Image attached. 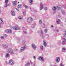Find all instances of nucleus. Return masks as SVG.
Masks as SVG:
<instances>
[{
    "label": "nucleus",
    "mask_w": 66,
    "mask_h": 66,
    "mask_svg": "<svg viewBox=\"0 0 66 66\" xmlns=\"http://www.w3.org/2000/svg\"><path fill=\"white\" fill-rule=\"evenodd\" d=\"M56 22L57 24H59L61 23V20L60 19H57L56 20Z\"/></svg>",
    "instance_id": "obj_10"
},
{
    "label": "nucleus",
    "mask_w": 66,
    "mask_h": 66,
    "mask_svg": "<svg viewBox=\"0 0 66 66\" xmlns=\"http://www.w3.org/2000/svg\"><path fill=\"white\" fill-rule=\"evenodd\" d=\"M1 23H0V28H1Z\"/></svg>",
    "instance_id": "obj_54"
},
{
    "label": "nucleus",
    "mask_w": 66,
    "mask_h": 66,
    "mask_svg": "<svg viewBox=\"0 0 66 66\" xmlns=\"http://www.w3.org/2000/svg\"><path fill=\"white\" fill-rule=\"evenodd\" d=\"M16 2H17V1H14L12 2V5L13 6H16Z\"/></svg>",
    "instance_id": "obj_9"
},
{
    "label": "nucleus",
    "mask_w": 66,
    "mask_h": 66,
    "mask_svg": "<svg viewBox=\"0 0 66 66\" xmlns=\"http://www.w3.org/2000/svg\"><path fill=\"white\" fill-rule=\"evenodd\" d=\"M43 45L45 47H47V45L46 44V42H44Z\"/></svg>",
    "instance_id": "obj_24"
},
{
    "label": "nucleus",
    "mask_w": 66,
    "mask_h": 66,
    "mask_svg": "<svg viewBox=\"0 0 66 66\" xmlns=\"http://www.w3.org/2000/svg\"><path fill=\"white\" fill-rule=\"evenodd\" d=\"M24 58H23L22 59V60H24Z\"/></svg>",
    "instance_id": "obj_55"
},
{
    "label": "nucleus",
    "mask_w": 66,
    "mask_h": 66,
    "mask_svg": "<svg viewBox=\"0 0 66 66\" xmlns=\"http://www.w3.org/2000/svg\"><path fill=\"white\" fill-rule=\"evenodd\" d=\"M24 33L25 34H27V32L26 31H24Z\"/></svg>",
    "instance_id": "obj_45"
},
{
    "label": "nucleus",
    "mask_w": 66,
    "mask_h": 66,
    "mask_svg": "<svg viewBox=\"0 0 66 66\" xmlns=\"http://www.w3.org/2000/svg\"><path fill=\"white\" fill-rule=\"evenodd\" d=\"M16 10H17V11H18V9H17V8H16Z\"/></svg>",
    "instance_id": "obj_56"
},
{
    "label": "nucleus",
    "mask_w": 66,
    "mask_h": 66,
    "mask_svg": "<svg viewBox=\"0 0 66 66\" xmlns=\"http://www.w3.org/2000/svg\"><path fill=\"white\" fill-rule=\"evenodd\" d=\"M36 25V24L34 23L31 26V28L32 29L34 28L35 27V25Z\"/></svg>",
    "instance_id": "obj_18"
},
{
    "label": "nucleus",
    "mask_w": 66,
    "mask_h": 66,
    "mask_svg": "<svg viewBox=\"0 0 66 66\" xmlns=\"http://www.w3.org/2000/svg\"><path fill=\"white\" fill-rule=\"evenodd\" d=\"M10 53V54H14V52L13 51H11Z\"/></svg>",
    "instance_id": "obj_35"
},
{
    "label": "nucleus",
    "mask_w": 66,
    "mask_h": 66,
    "mask_svg": "<svg viewBox=\"0 0 66 66\" xmlns=\"http://www.w3.org/2000/svg\"><path fill=\"white\" fill-rule=\"evenodd\" d=\"M14 50H16V51H17V49H16V48H14Z\"/></svg>",
    "instance_id": "obj_51"
},
{
    "label": "nucleus",
    "mask_w": 66,
    "mask_h": 66,
    "mask_svg": "<svg viewBox=\"0 0 66 66\" xmlns=\"http://www.w3.org/2000/svg\"><path fill=\"white\" fill-rule=\"evenodd\" d=\"M60 66H64V65L62 64V63H61L60 65Z\"/></svg>",
    "instance_id": "obj_46"
},
{
    "label": "nucleus",
    "mask_w": 66,
    "mask_h": 66,
    "mask_svg": "<svg viewBox=\"0 0 66 66\" xmlns=\"http://www.w3.org/2000/svg\"><path fill=\"white\" fill-rule=\"evenodd\" d=\"M3 19L2 18H1V23L2 24H3L4 23L3 22V20H2Z\"/></svg>",
    "instance_id": "obj_27"
},
{
    "label": "nucleus",
    "mask_w": 66,
    "mask_h": 66,
    "mask_svg": "<svg viewBox=\"0 0 66 66\" xmlns=\"http://www.w3.org/2000/svg\"><path fill=\"white\" fill-rule=\"evenodd\" d=\"M63 40L64 41H63L62 42V43L63 45H64V44H65V42H66V38H65V37H63Z\"/></svg>",
    "instance_id": "obj_12"
},
{
    "label": "nucleus",
    "mask_w": 66,
    "mask_h": 66,
    "mask_svg": "<svg viewBox=\"0 0 66 66\" xmlns=\"http://www.w3.org/2000/svg\"><path fill=\"white\" fill-rule=\"evenodd\" d=\"M52 9L53 11H55V10H56V7H53L52 8Z\"/></svg>",
    "instance_id": "obj_28"
},
{
    "label": "nucleus",
    "mask_w": 66,
    "mask_h": 66,
    "mask_svg": "<svg viewBox=\"0 0 66 66\" xmlns=\"http://www.w3.org/2000/svg\"><path fill=\"white\" fill-rule=\"evenodd\" d=\"M61 12L63 14H65V12L64 10H62L61 11Z\"/></svg>",
    "instance_id": "obj_25"
},
{
    "label": "nucleus",
    "mask_w": 66,
    "mask_h": 66,
    "mask_svg": "<svg viewBox=\"0 0 66 66\" xmlns=\"http://www.w3.org/2000/svg\"><path fill=\"white\" fill-rule=\"evenodd\" d=\"M35 65V63H34V66Z\"/></svg>",
    "instance_id": "obj_58"
},
{
    "label": "nucleus",
    "mask_w": 66,
    "mask_h": 66,
    "mask_svg": "<svg viewBox=\"0 0 66 66\" xmlns=\"http://www.w3.org/2000/svg\"><path fill=\"white\" fill-rule=\"evenodd\" d=\"M4 38V37L2 36L1 37V39H3Z\"/></svg>",
    "instance_id": "obj_42"
},
{
    "label": "nucleus",
    "mask_w": 66,
    "mask_h": 66,
    "mask_svg": "<svg viewBox=\"0 0 66 66\" xmlns=\"http://www.w3.org/2000/svg\"><path fill=\"white\" fill-rule=\"evenodd\" d=\"M44 9L45 11H47V10H48V9L46 7H45L44 8Z\"/></svg>",
    "instance_id": "obj_40"
},
{
    "label": "nucleus",
    "mask_w": 66,
    "mask_h": 66,
    "mask_svg": "<svg viewBox=\"0 0 66 66\" xmlns=\"http://www.w3.org/2000/svg\"><path fill=\"white\" fill-rule=\"evenodd\" d=\"M63 7L64 8V9H66V6L63 5Z\"/></svg>",
    "instance_id": "obj_44"
},
{
    "label": "nucleus",
    "mask_w": 66,
    "mask_h": 66,
    "mask_svg": "<svg viewBox=\"0 0 66 66\" xmlns=\"http://www.w3.org/2000/svg\"><path fill=\"white\" fill-rule=\"evenodd\" d=\"M27 22L29 23H30L31 21H33V20L31 18H27Z\"/></svg>",
    "instance_id": "obj_3"
},
{
    "label": "nucleus",
    "mask_w": 66,
    "mask_h": 66,
    "mask_svg": "<svg viewBox=\"0 0 66 66\" xmlns=\"http://www.w3.org/2000/svg\"><path fill=\"white\" fill-rule=\"evenodd\" d=\"M19 3V2H18V3Z\"/></svg>",
    "instance_id": "obj_62"
},
{
    "label": "nucleus",
    "mask_w": 66,
    "mask_h": 66,
    "mask_svg": "<svg viewBox=\"0 0 66 66\" xmlns=\"http://www.w3.org/2000/svg\"><path fill=\"white\" fill-rule=\"evenodd\" d=\"M5 58L10 57V54L8 53H6V55H5Z\"/></svg>",
    "instance_id": "obj_14"
},
{
    "label": "nucleus",
    "mask_w": 66,
    "mask_h": 66,
    "mask_svg": "<svg viewBox=\"0 0 66 66\" xmlns=\"http://www.w3.org/2000/svg\"><path fill=\"white\" fill-rule=\"evenodd\" d=\"M48 31V29H44V32L45 33H47V31Z\"/></svg>",
    "instance_id": "obj_33"
},
{
    "label": "nucleus",
    "mask_w": 66,
    "mask_h": 66,
    "mask_svg": "<svg viewBox=\"0 0 66 66\" xmlns=\"http://www.w3.org/2000/svg\"><path fill=\"white\" fill-rule=\"evenodd\" d=\"M31 47L34 49V50H35L36 49V46L34 44V43H32L31 44Z\"/></svg>",
    "instance_id": "obj_6"
},
{
    "label": "nucleus",
    "mask_w": 66,
    "mask_h": 66,
    "mask_svg": "<svg viewBox=\"0 0 66 66\" xmlns=\"http://www.w3.org/2000/svg\"><path fill=\"white\" fill-rule=\"evenodd\" d=\"M18 11H19V10H18Z\"/></svg>",
    "instance_id": "obj_61"
},
{
    "label": "nucleus",
    "mask_w": 66,
    "mask_h": 66,
    "mask_svg": "<svg viewBox=\"0 0 66 66\" xmlns=\"http://www.w3.org/2000/svg\"><path fill=\"white\" fill-rule=\"evenodd\" d=\"M18 18L19 20H22V18L21 17V16H19L18 17Z\"/></svg>",
    "instance_id": "obj_23"
},
{
    "label": "nucleus",
    "mask_w": 66,
    "mask_h": 66,
    "mask_svg": "<svg viewBox=\"0 0 66 66\" xmlns=\"http://www.w3.org/2000/svg\"><path fill=\"white\" fill-rule=\"evenodd\" d=\"M33 58L35 59H36V58L35 57V56H34Z\"/></svg>",
    "instance_id": "obj_49"
},
{
    "label": "nucleus",
    "mask_w": 66,
    "mask_h": 66,
    "mask_svg": "<svg viewBox=\"0 0 66 66\" xmlns=\"http://www.w3.org/2000/svg\"><path fill=\"white\" fill-rule=\"evenodd\" d=\"M12 51V49L10 48L7 50V51L8 53H10Z\"/></svg>",
    "instance_id": "obj_13"
},
{
    "label": "nucleus",
    "mask_w": 66,
    "mask_h": 66,
    "mask_svg": "<svg viewBox=\"0 0 66 66\" xmlns=\"http://www.w3.org/2000/svg\"><path fill=\"white\" fill-rule=\"evenodd\" d=\"M13 30H14L16 31L17 30H20V27H18V26H15L13 27Z\"/></svg>",
    "instance_id": "obj_1"
},
{
    "label": "nucleus",
    "mask_w": 66,
    "mask_h": 66,
    "mask_svg": "<svg viewBox=\"0 0 66 66\" xmlns=\"http://www.w3.org/2000/svg\"><path fill=\"white\" fill-rule=\"evenodd\" d=\"M25 29V28L24 27H22V29Z\"/></svg>",
    "instance_id": "obj_48"
},
{
    "label": "nucleus",
    "mask_w": 66,
    "mask_h": 66,
    "mask_svg": "<svg viewBox=\"0 0 66 66\" xmlns=\"http://www.w3.org/2000/svg\"><path fill=\"white\" fill-rule=\"evenodd\" d=\"M57 17H61V15H58L57 16Z\"/></svg>",
    "instance_id": "obj_41"
},
{
    "label": "nucleus",
    "mask_w": 66,
    "mask_h": 66,
    "mask_svg": "<svg viewBox=\"0 0 66 66\" xmlns=\"http://www.w3.org/2000/svg\"><path fill=\"white\" fill-rule=\"evenodd\" d=\"M42 27L43 28H45V24L44 23L42 24Z\"/></svg>",
    "instance_id": "obj_26"
},
{
    "label": "nucleus",
    "mask_w": 66,
    "mask_h": 66,
    "mask_svg": "<svg viewBox=\"0 0 66 66\" xmlns=\"http://www.w3.org/2000/svg\"><path fill=\"white\" fill-rule=\"evenodd\" d=\"M62 52H66V48L65 47H63L62 48Z\"/></svg>",
    "instance_id": "obj_16"
},
{
    "label": "nucleus",
    "mask_w": 66,
    "mask_h": 66,
    "mask_svg": "<svg viewBox=\"0 0 66 66\" xmlns=\"http://www.w3.org/2000/svg\"><path fill=\"white\" fill-rule=\"evenodd\" d=\"M39 23H42V20H40L39 21Z\"/></svg>",
    "instance_id": "obj_38"
},
{
    "label": "nucleus",
    "mask_w": 66,
    "mask_h": 66,
    "mask_svg": "<svg viewBox=\"0 0 66 66\" xmlns=\"http://www.w3.org/2000/svg\"><path fill=\"white\" fill-rule=\"evenodd\" d=\"M63 32H65L64 35H66V30H65V29H63Z\"/></svg>",
    "instance_id": "obj_34"
},
{
    "label": "nucleus",
    "mask_w": 66,
    "mask_h": 66,
    "mask_svg": "<svg viewBox=\"0 0 66 66\" xmlns=\"http://www.w3.org/2000/svg\"><path fill=\"white\" fill-rule=\"evenodd\" d=\"M59 9H61V8L60 7H59Z\"/></svg>",
    "instance_id": "obj_59"
},
{
    "label": "nucleus",
    "mask_w": 66,
    "mask_h": 66,
    "mask_svg": "<svg viewBox=\"0 0 66 66\" xmlns=\"http://www.w3.org/2000/svg\"><path fill=\"white\" fill-rule=\"evenodd\" d=\"M51 27H53V26L52 25V26H51Z\"/></svg>",
    "instance_id": "obj_57"
},
{
    "label": "nucleus",
    "mask_w": 66,
    "mask_h": 66,
    "mask_svg": "<svg viewBox=\"0 0 66 66\" xmlns=\"http://www.w3.org/2000/svg\"><path fill=\"white\" fill-rule=\"evenodd\" d=\"M6 32V33H11L12 32V30L11 29H7L5 31Z\"/></svg>",
    "instance_id": "obj_8"
},
{
    "label": "nucleus",
    "mask_w": 66,
    "mask_h": 66,
    "mask_svg": "<svg viewBox=\"0 0 66 66\" xmlns=\"http://www.w3.org/2000/svg\"><path fill=\"white\" fill-rule=\"evenodd\" d=\"M33 0H30L29 3L30 5H31L33 3Z\"/></svg>",
    "instance_id": "obj_20"
},
{
    "label": "nucleus",
    "mask_w": 66,
    "mask_h": 66,
    "mask_svg": "<svg viewBox=\"0 0 66 66\" xmlns=\"http://www.w3.org/2000/svg\"><path fill=\"white\" fill-rule=\"evenodd\" d=\"M0 20H1V18H0Z\"/></svg>",
    "instance_id": "obj_60"
},
{
    "label": "nucleus",
    "mask_w": 66,
    "mask_h": 66,
    "mask_svg": "<svg viewBox=\"0 0 66 66\" xmlns=\"http://www.w3.org/2000/svg\"><path fill=\"white\" fill-rule=\"evenodd\" d=\"M22 43L23 44H24V43H26V42L24 40H23L22 41Z\"/></svg>",
    "instance_id": "obj_37"
},
{
    "label": "nucleus",
    "mask_w": 66,
    "mask_h": 66,
    "mask_svg": "<svg viewBox=\"0 0 66 66\" xmlns=\"http://www.w3.org/2000/svg\"><path fill=\"white\" fill-rule=\"evenodd\" d=\"M22 6V5H19L18 6V8H20L21 7V6Z\"/></svg>",
    "instance_id": "obj_32"
},
{
    "label": "nucleus",
    "mask_w": 66,
    "mask_h": 66,
    "mask_svg": "<svg viewBox=\"0 0 66 66\" xmlns=\"http://www.w3.org/2000/svg\"><path fill=\"white\" fill-rule=\"evenodd\" d=\"M11 13L12 16H15V12L14 11H11Z\"/></svg>",
    "instance_id": "obj_15"
},
{
    "label": "nucleus",
    "mask_w": 66,
    "mask_h": 66,
    "mask_svg": "<svg viewBox=\"0 0 66 66\" xmlns=\"http://www.w3.org/2000/svg\"><path fill=\"white\" fill-rule=\"evenodd\" d=\"M40 48L42 51H43L44 50V47L43 46H40Z\"/></svg>",
    "instance_id": "obj_22"
},
{
    "label": "nucleus",
    "mask_w": 66,
    "mask_h": 66,
    "mask_svg": "<svg viewBox=\"0 0 66 66\" xmlns=\"http://www.w3.org/2000/svg\"><path fill=\"white\" fill-rule=\"evenodd\" d=\"M60 57H57L55 59L56 62L57 63H59V62H60Z\"/></svg>",
    "instance_id": "obj_7"
},
{
    "label": "nucleus",
    "mask_w": 66,
    "mask_h": 66,
    "mask_svg": "<svg viewBox=\"0 0 66 66\" xmlns=\"http://www.w3.org/2000/svg\"><path fill=\"white\" fill-rule=\"evenodd\" d=\"M26 47L25 46L22 47L21 48L20 52H23V51H24L25 50V49H26Z\"/></svg>",
    "instance_id": "obj_4"
},
{
    "label": "nucleus",
    "mask_w": 66,
    "mask_h": 66,
    "mask_svg": "<svg viewBox=\"0 0 66 66\" xmlns=\"http://www.w3.org/2000/svg\"><path fill=\"white\" fill-rule=\"evenodd\" d=\"M46 36H49V35H48V34H46Z\"/></svg>",
    "instance_id": "obj_50"
},
{
    "label": "nucleus",
    "mask_w": 66,
    "mask_h": 66,
    "mask_svg": "<svg viewBox=\"0 0 66 66\" xmlns=\"http://www.w3.org/2000/svg\"><path fill=\"white\" fill-rule=\"evenodd\" d=\"M41 36L42 38H44V37L43 36V32L42 30L41 31Z\"/></svg>",
    "instance_id": "obj_17"
},
{
    "label": "nucleus",
    "mask_w": 66,
    "mask_h": 66,
    "mask_svg": "<svg viewBox=\"0 0 66 66\" xmlns=\"http://www.w3.org/2000/svg\"><path fill=\"white\" fill-rule=\"evenodd\" d=\"M5 62H6V63L7 64H9V62H8L7 61H6Z\"/></svg>",
    "instance_id": "obj_43"
},
{
    "label": "nucleus",
    "mask_w": 66,
    "mask_h": 66,
    "mask_svg": "<svg viewBox=\"0 0 66 66\" xmlns=\"http://www.w3.org/2000/svg\"><path fill=\"white\" fill-rule=\"evenodd\" d=\"M8 6V5L7 4H5V5L4 6V7H7Z\"/></svg>",
    "instance_id": "obj_36"
},
{
    "label": "nucleus",
    "mask_w": 66,
    "mask_h": 66,
    "mask_svg": "<svg viewBox=\"0 0 66 66\" xmlns=\"http://www.w3.org/2000/svg\"><path fill=\"white\" fill-rule=\"evenodd\" d=\"M9 2V0H6L5 1V4H7V3Z\"/></svg>",
    "instance_id": "obj_31"
},
{
    "label": "nucleus",
    "mask_w": 66,
    "mask_h": 66,
    "mask_svg": "<svg viewBox=\"0 0 66 66\" xmlns=\"http://www.w3.org/2000/svg\"><path fill=\"white\" fill-rule=\"evenodd\" d=\"M2 46L3 47H4L5 48H7V45L6 44H3Z\"/></svg>",
    "instance_id": "obj_19"
},
{
    "label": "nucleus",
    "mask_w": 66,
    "mask_h": 66,
    "mask_svg": "<svg viewBox=\"0 0 66 66\" xmlns=\"http://www.w3.org/2000/svg\"><path fill=\"white\" fill-rule=\"evenodd\" d=\"M9 64L10 65L13 66V65L14 64V62L13 60L12 59H11L9 61Z\"/></svg>",
    "instance_id": "obj_2"
},
{
    "label": "nucleus",
    "mask_w": 66,
    "mask_h": 66,
    "mask_svg": "<svg viewBox=\"0 0 66 66\" xmlns=\"http://www.w3.org/2000/svg\"><path fill=\"white\" fill-rule=\"evenodd\" d=\"M55 13H56V12H54V13H53L54 14H55Z\"/></svg>",
    "instance_id": "obj_53"
},
{
    "label": "nucleus",
    "mask_w": 66,
    "mask_h": 66,
    "mask_svg": "<svg viewBox=\"0 0 66 66\" xmlns=\"http://www.w3.org/2000/svg\"><path fill=\"white\" fill-rule=\"evenodd\" d=\"M30 65V62H28L27 64L25 65V66H28Z\"/></svg>",
    "instance_id": "obj_30"
},
{
    "label": "nucleus",
    "mask_w": 66,
    "mask_h": 66,
    "mask_svg": "<svg viewBox=\"0 0 66 66\" xmlns=\"http://www.w3.org/2000/svg\"><path fill=\"white\" fill-rule=\"evenodd\" d=\"M23 6H24V7H25V8H26V9H28V8H29V7H28V6H27V5H25V4H23Z\"/></svg>",
    "instance_id": "obj_21"
},
{
    "label": "nucleus",
    "mask_w": 66,
    "mask_h": 66,
    "mask_svg": "<svg viewBox=\"0 0 66 66\" xmlns=\"http://www.w3.org/2000/svg\"><path fill=\"white\" fill-rule=\"evenodd\" d=\"M38 59L41 61H43V62L44 61V59L43 58V57H41V56H40L38 58Z\"/></svg>",
    "instance_id": "obj_5"
},
{
    "label": "nucleus",
    "mask_w": 66,
    "mask_h": 66,
    "mask_svg": "<svg viewBox=\"0 0 66 66\" xmlns=\"http://www.w3.org/2000/svg\"><path fill=\"white\" fill-rule=\"evenodd\" d=\"M54 30L56 32H59V30L57 29H55Z\"/></svg>",
    "instance_id": "obj_29"
},
{
    "label": "nucleus",
    "mask_w": 66,
    "mask_h": 66,
    "mask_svg": "<svg viewBox=\"0 0 66 66\" xmlns=\"http://www.w3.org/2000/svg\"><path fill=\"white\" fill-rule=\"evenodd\" d=\"M40 10H43V8H44V7H43V4L42 3H40Z\"/></svg>",
    "instance_id": "obj_11"
},
{
    "label": "nucleus",
    "mask_w": 66,
    "mask_h": 66,
    "mask_svg": "<svg viewBox=\"0 0 66 66\" xmlns=\"http://www.w3.org/2000/svg\"><path fill=\"white\" fill-rule=\"evenodd\" d=\"M26 12H24L23 13V16H26Z\"/></svg>",
    "instance_id": "obj_39"
},
{
    "label": "nucleus",
    "mask_w": 66,
    "mask_h": 66,
    "mask_svg": "<svg viewBox=\"0 0 66 66\" xmlns=\"http://www.w3.org/2000/svg\"><path fill=\"white\" fill-rule=\"evenodd\" d=\"M5 37H6L7 36V35L5 34Z\"/></svg>",
    "instance_id": "obj_47"
},
{
    "label": "nucleus",
    "mask_w": 66,
    "mask_h": 66,
    "mask_svg": "<svg viewBox=\"0 0 66 66\" xmlns=\"http://www.w3.org/2000/svg\"><path fill=\"white\" fill-rule=\"evenodd\" d=\"M30 62L31 63V64H32V62H31V61L30 60Z\"/></svg>",
    "instance_id": "obj_52"
}]
</instances>
